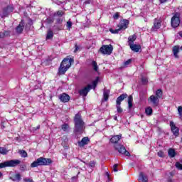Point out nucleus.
Wrapping results in <instances>:
<instances>
[{
  "instance_id": "8",
  "label": "nucleus",
  "mask_w": 182,
  "mask_h": 182,
  "mask_svg": "<svg viewBox=\"0 0 182 182\" xmlns=\"http://www.w3.org/2000/svg\"><path fill=\"white\" fill-rule=\"evenodd\" d=\"M171 130L176 137H178V134H180V129L176 126V124L173 121L170 122Z\"/></svg>"
},
{
  "instance_id": "19",
  "label": "nucleus",
  "mask_w": 182,
  "mask_h": 182,
  "mask_svg": "<svg viewBox=\"0 0 182 182\" xmlns=\"http://www.w3.org/2000/svg\"><path fill=\"white\" fill-rule=\"evenodd\" d=\"M89 141L90 140L88 137H83L80 141H78V146H80V147H83V146L88 144Z\"/></svg>"
},
{
  "instance_id": "52",
  "label": "nucleus",
  "mask_w": 182,
  "mask_h": 182,
  "mask_svg": "<svg viewBox=\"0 0 182 182\" xmlns=\"http://www.w3.org/2000/svg\"><path fill=\"white\" fill-rule=\"evenodd\" d=\"M5 36V34L4 33H0V39L1 38H4Z\"/></svg>"
},
{
  "instance_id": "32",
  "label": "nucleus",
  "mask_w": 182,
  "mask_h": 182,
  "mask_svg": "<svg viewBox=\"0 0 182 182\" xmlns=\"http://www.w3.org/2000/svg\"><path fill=\"white\" fill-rule=\"evenodd\" d=\"M155 96L158 97V99H160V97L163 96V92L161 91V90H158L156 92Z\"/></svg>"
},
{
  "instance_id": "2",
  "label": "nucleus",
  "mask_w": 182,
  "mask_h": 182,
  "mask_svg": "<svg viewBox=\"0 0 182 182\" xmlns=\"http://www.w3.org/2000/svg\"><path fill=\"white\" fill-rule=\"evenodd\" d=\"M74 124V133L75 134H82L83 130H85V122H83V119H82L80 112H78L75 115Z\"/></svg>"
},
{
  "instance_id": "43",
  "label": "nucleus",
  "mask_w": 182,
  "mask_h": 182,
  "mask_svg": "<svg viewBox=\"0 0 182 182\" xmlns=\"http://www.w3.org/2000/svg\"><path fill=\"white\" fill-rule=\"evenodd\" d=\"M55 15H57V16H63V11H58L56 13H55Z\"/></svg>"
},
{
  "instance_id": "14",
  "label": "nucleus",
  "mask_w": 182,
  "mask_h": 182,
  "mask_svg": "<svg viewBox=\"0 0 182 182\" xmlns=\"http://www.w3.org/2000/svg\"><path fill=\"white\" fill-rule=\"evenodd\" d=\"M59 99L63 103H68L70 100V96L66 93H63L59 95Z\"/></svg>"
},
{
  "instance_id": "10",
  "label": "nucleus",
  "mask_w": 182,
  "mask_h": 182,
  "mask_svg": "<svg viewBox=\"0 0 182 182\" xmlns=\"http://www.w3.org/2000/svg\"><path fill=\"white\" fill-rule=\"evenodd\" d=\"M161 26V21L160 19L155 18L154 21V26L151 28L153 32H156L160 29Z\"/></svg>"
},
{
  "instance_id": "1",
  "label": "nucleus",
  "mask_w": 182,
  "mask_h": 182,
  "mask_svg": "<svg viewBox=\"0 0 182 182\" xmlns=\"http://www.w3.org/2000/svg\"><path fill=\"white\" fill-rule=\"evenodd\" d=\"M121 139L122 135H115L110 139V142L114 144V147L119 154H124V156H127L129 157V156H130V152L126 150L124 146L117 144Z\"/></svg>"
},
{
  "instance_id": "37",
  "label": "nucleus",
  "mask_w": 182,
  "mask_h": 182,
  "mask_svg": "<svg viewBox=\"0 0 182 182\" xmlns=\"http://www.w3.org/2000/svg\"><path fill=\"white\" fill-rule=\"evenodd\" d=\"M20 170H21V171H27L28 169L26 168V165H25V164H21V165L20 166Z\"/></svg>"
},
{
  "instance_id": "35",
  "label": "nucleus",
  "mask_w": 182,
  "mask_h": 182,
  "mask_svg": "<svg viewBox=\"0 0 182 182\" xmlns=\"http://www.w3.org/2000/svg\"><path fill=\"white\" fill-rule=\"evenodd\" d=\"M97 83H99V77H97L95 80L92 82V86L93 89H96V87L97 86Z\"/></svg>"
},
{
  "instance_id": "40",
  "label": "nucleus",
  "mask_w": 182,
  "mask_h": 182,
  "mask_svg": "<svg viewBox=\"0 0 182 182\" xmlns=\"http://www.w3.org/2000/svg\"><path fill=\"white\" fill-rule=\"evenodd\" d=\"M130 63H132V60L131 59L127 60L124 63V68H127V65H130Z\"/></svg>"
},
{
  "instance_id": "29",
  "label": "nucleus",
  "mask_w": 182,
  "mask_h": 182,
  "mask_svg": "<svg viewBox=\"0 0 182 182\" xmlns=\"http://www.w3.org/2000/svg\"><path fill=\"white\" fill-rule=\"evenodd\" d=\"M136 41V36L133 35V36H130L128 38V43L129 45H130V43H134V42Z\"/></svg>"
},
{
  "instance_id": "33",
  "label": "nucleus",
  "mask_w": 182,
  "mask_h": 182,
  "mask_svg": "<svg viewBox=\"0 0 182 182\" xmlns=\"http://www.w3.org/2000/svg\"><path fill=\"white\" fill-rule=\"evenodd\" d=\"M19 154H21V157H28V153L26 152L25 150H21L18 151Z\"/></svg>"
},
{
  "instance_id": "36",
  "label": "nucleus",
  "mask_w": 182,
  "mask_h": 182,
  "mask_svg": "<svg viewBox=\"0 0 182 182\" xmlns=\"http://www.w3.org/2000/svg\"><path fill=\"white\" fill-rule=\"evenodd\" d=\"M62 130H63V132H68V129H69V124H64L62 125L61 127Z\"/></svg>"
},
{
  "instance_id": "18",
  "label": "nucleus",
  "mask_w": 182,
  "mask_h": 182,
  "mask_svg": "<svg viewBox=\"0 0 182 182\" xmlns=\"http://www.w3.org/2000/svg\"><path fill=\"white\" fill-rule=\"evenodd\" d=\"M129 95H127V93H124L121 95H119L116 100V103L119 104V105H122V102H123V100H124V99H127V97H128Z\"/></svg>"
},
{
  "instance_id": "17",
  "label": "nucleus",
  "mask_w": 182,
  "mask_h": 182,
  "mask_svg": "<svg viewBox=\"0 0 182 182\" xmlns=\"http://www.w3.org/2000/svg\"><path fill=\"white\" fill-rule=\"evenodd\" d=\"M25 26V22L23 20H21L19 25L16 28V31L17 33H22L23 31V27Z\"/></svg>"
},
{
  "instance_id": "24",
  "label": "nucleus",
  "mask_w": 182,
  "mask_h": 182,
  "mask_svg": "<svg viewBox=\"0 0 182 182\" xmlns=\"http://www.w3.org/2000/svg\"><path fill=\"white\" fill-rule=\"evenodd\" d=\"M176 151L173 149L171 148L168 150V156H169L171 159H173V157H176Z\"/></svg>"
},
{
  "instance_id": "54",
  "label": "nucleus",
  "mask_w": 182,
  "mask_h": 182,
  "mask_svg": "<svg viewBox=\"0 0 182 182\" xmlns=\"http://www.w3.org/2000/svg\"><path fill=\"white\" fill-rule=\"evenodd\" d=\"M161 4H164L165 2H167V0H160Z\"/></svg>"
},
{
  "instance_id": "26",
  "label": "nucleus",
  "mask_w": 182,
  "mask_h": 182,
  "mask_svg": "<svg viewBox=\"0 0 182 182\" xmlns=\"http://www.w3.org/2000/svg\"><path fill=\"white\" fill-rule=\"evenodd\" d=\"M145 113L147 116H151L153 114V109L151 107H148L145 109Z\"/></svg>"
},
{
  "instance_id": "38",
  "label": "nucleus",
  "mask_w": 182,
  "mask_h": 182,
  "mask_svg": "<svg viewBox=\"0 0 182 182\" xmlns=\"http://www.w3.org/2000/svg\"><path fill=\"white\" fill-rule=\"evenodd\" d=\"M178 113L180 118L181 119L182 118V106H179L178 107Z\"/></svg>"
},
{
  "instance_id": "57",
  "label": "nucleus",
  "mask_w": 182,
  "mask_h": 182,
  "mask_svg": "<svg viewBox=\"0 0 182 182\" xmlns=\"http://www.w3.org/2000/svg\"><path fill=\"white\" fill-rule=\"evenodd\" d=\"M107 176L108 177V178H109V173L107 172Z\"/></svg>"
},
{
  "instance_id": "48",
  "label": "nucleus",
  "mask_w": 182,
  "mask_h": 182,
  "mask_svg": "<svg viewBox=\"0 0 182 182\" xmlns=\"http://www.w3.org/2000/svg\"><path fill=\"white\" fill-rule=\"evenodd\" d=\"M158 156L159 157H164V152H163L162 151H159L158 152Z\"/></svg>"
},
{
  "instance_id": "31",
  "label": "nucleus",
  "mask_w": 182,
  "mask_h": 182,
  "mask_svg": "<svg viewBox=\"0 0 182 182\" xmlns=\"http://www.w3.org/2000/svg\"><path fill=\"white\" fill-rule=\"evenodd\" d=\"M116 108L117 113H123V108L120 106L121 104L116 103Z\"/></svg>"
},
{
  "instance_id": "28",
  "label": "nucleus",
  "mask_w": 182,
  "mask_h": 182,
  "mask_svg": "<svg viewBox=\"0 0 182 182\" xmlns=\"http://www.w3.org/2000/svg\"><path fill=\"white\" fill-rule=\"evenodd\" d=\"M9 152V151L6 148L0 147V154H2L3 156H5Z\"/></svg>"
},
{
  "instance_id": "45",
  "label": "nucleus",
  "mask_w": 182,
  "mask_h": 182,
  "mask_svg": "<svg viewBox=\"0 0 182 182\" xmlns=\"http://www.w3.org/2000/svg\"><path fill=\"white\" fill-rule=\"evenodd\" d=\"M62 22H63V19L62 18H58L56 20V25H60L62 23Z\"/></svg>"
},
{
  "instance_id": "13",
  "label": "nucleus",
  "mask_w": 182,
  "mask_h": 182,
  "mask_svg": "<svg viewBox=\"0 0 182 182\" xmlns=\"http://www.w3.org/2000/svg\"><path fill=\"white\" fill-rule=\"evenodd\" d=\"M92 89V85H89L87 87L82 88L79 91V93L80 96H87V94L89 92H90V90Z\"/></svg>"
},
{
  "instance_id": "7",
  "label": "nucleus",
  "mask_w": 182,
  "mask_h": 182,
  "mask_svg": "<svg viewBox=\"0 0 182 182\" xmlns=\"http://www.w3.org/2000/svg\"><path fill=\"white\" fill-rule=\"evenodd\" d=\"M171 25L172 28H177L180 25V18L178 14H176L171 20Z\"/></svg>"
},
{
  "instance_id": "16",
  "label": "nucleus",
  "mask_w": 182,
  "mask_h": 182,
  "mask_svg": "<svg viewBox=\"0 0 182 182\" xmlns=\"http://www.w3.org/2000/svg\"><path fill=\"white\" fill-rule=\"evenodd\" d=\"M133 52H139L141 49V46L130 43L129 45Z\"/></svg>"
},
{
  "instance_id": "9",
  "label": "nucleus",
  "mask_w": 182,
  "mask_h": 182,
  "mask_svg": "<svg viewBox=\"0 0 182 182\" xmlns=\"http://www.w3.org/2000/svg\"><path fill=\"white\" fill-rule=\"evenodd\" d=\"M148 102L151 103V105L155 107H157V106H159V103H160V100L159 97H156V95H151L149 99H148Z\"/></svg>"
},
{
  "instance_id": "41",
  "label": "nucleus",
  "mask_w": 182,
  "mask_h": 182,
  "mask_svg": "<svg viewBox=\"0 0 182 182\" xmlns=\"http://www.w3.org/2000/svg\"><path fill=\"white\" fill-rule=\"evenodd\" d=\"M113 18H114L115 20L119 19V18H120V14H119V12L115 13V14L113 15Z\"/></svg>"
},
{
  "instance_id": "44",
  "label": "nucleus",
  "mask_w": 182,
  "mask_h": 182,
  "mask_svg": "<svg viewBox=\"0 0 182 182\" xmlns=\"http://www.w3.org/2000/svg\"><path fill=\"white\" fill-rule=\"evenodd\" d=\"M66 26H67L68 29L72 28V21H68L67 22Z\"/></svg>"
},
{
  "instance_id": "11",
  "label": "nucleus",
  "mask_w": 182,
  "mask_h": 182,
  "mask_svg": "<svg viewBox=\"0 0 182 182\" xmlns=\"http://www.w3.org/2000/svg\"><path fill=\"white\" fill-rule=\"evenodd\" d=\"M14 5L11 4L7 6V7L4 8L3 9V17L4 16H8L11 12H14Z\"/></svg>"
},
{
  "instance_id": "23",
  "label": "nucleus",
  "mask_w": 182,
  "mask_h": 182,
  "mask_svg": "<svg viewBox=\"0 0 182 182\" xmlns=\"http://www.w3.org/2000/svg\"><path fill=\"white\" fill-rule=\"evenodd\" d=\"M68 72V68H65V67H63V65H60V68H58V74L59 75H65Z\"/></svg>"
},
{
  "instance_id": "46",
  "label": "nucleus",
  "mask_w": 182,
  "mask_h": 182,
  "mask_svg": "<svg viewBox=\"0 0 182 182\" xmlns=\"http://www.w3.org/2000/svg\"><path fill=\"white\" fill-rule=\"evenodd\" d=\"M141 82L144 85H146V83H147V82H149V80H147V77H142Z\"/></svg>"
},
{
  "instance_id": "50",
  "label": "nucleus",
  "mask_w": 182,
  "mask_h": 182,
  "mask_svg": "<svg viewBox=\"0 0 182 182\" xmlns=\"http://www.w3.org/2000/svg\"><path fill=\"white\" fill-rule=\"evenodd\" d=\"M95 161H91L90 162V167H95Z\"/></svg>"
},
{
  "instance_id": "21",
  "label": "nucleus",
  "mask_w": 182,
  "mask_h": 182,
  "mask_svg": "<svg viewBox=\"0 0 182 182\" xmlns=\"http://www.w3.org/2000/svg\"><path fill=\"white\" fill-rule=\"evenodd\" d=\"M139 181H141V182H148L149 178H147V176H146V175H144V173H143V172H141L139 173Z\"/></svg>"
},
{
  "instance_id": "12",
  "label": "nucleus",
  "mask_w": 182,
  "mask_h": 182,
  "mask_svg": "<svg viewBox=\"0 0 182 182\" xmlns=\"http://www.w3.org/2000/svg\"><path fill=\"white\" fill-rule=\"evenodd\" d=\"M60 65L64 68L69 69V68L72 66V58H64Z\"/></svg>"
},
{
  "instance_id": "47",
  "label": "nucleus",
  "mask_w": 182,
  "mask_h": 182,
  "mask_svg": "<svg viewBox=\"0 0 182 182\" xmlns=\"http://www.w3.org/2000/svg\"><path fill=\"white\" fill-rule=\"evenodd\" d=\"M23 181L24 182H33V180H32L31 178H24L23 179Z\"/></svg>"
},
{
  "instance_id": "3",
  "label": "nucleus",
  "mask_w": 182,
  "mask_h": 182,
  "mask_svg": "<svg viewBox=\"0 0 182 182\" xmlns=\"http://www.w3.org/2000/svg\"><path fill=\"white\" fill-rule=\"evenodd\" d=\"M53 163V161L51 159L40 157L31 163V167L35 168V167H39V166H49V164H52Z\"/></svg>"
},
{
  "instance_id": "27",
  "label": "nucleus",
  "mask_w": 182,
  "mask_h": 182,
  "mask_svg": "<svg viewBox=\"0 0 182 182\" xmlns=\"http://www.w3.org/2000/svg\"><path fill=\"white\" fill-rule=\"evenodd\" d=\"M52 38H53V31L51 29H49L47 31L46 39H52Z\"/></svg>"
},
{
  "instance_id": "49",
  "label": "nucleus",
  "mask_w": 182,
  "mask_h": 182,
  "mask_svg": "<svg viewBox=\"0 0 182 182\" xmlns=\"http://www.w3.org/2000/svg\"><path fill=\"white\" fill-rule=\"evenodd\" d=\"M113 171L117 172V164L113 166Z\"/></svg>"
},
{
  "instance_id": "39",
  "label": "nucleus",
  "mask_w": 182,
  "mask_h": 182,
  "mask_svg": "<svg viewBox=\"0 0 182 182\" xmlns=\"http://www.w3.org/2000/svg\"><path fill=\"white\" fill-rule=\"evenodd\" d=\"M175 166L178 170H182V164L180 162H176Z\"/></svg>"
},
{
  "instance_id": "55",
  "label": "nucleus",
  "mask_w": 182,
  "mask_h": 182,
  "mask_svg": "<svg viewBox=\"0 0 182 182\" xmlns=\"http://www.w3.org/2000/svg\"><path fill=\"white\" fill-rule=\"evenodd\" d=\"M3 174H2V172H0V178L1 177H2Z\"/></svg>"
},
{
  "instance_id": "20",
  "label": "nucleus",
  "mask_w": 182,
  "mask_h": 182,
  "mask_svg": "<svg viewBox=\"0 0 182 182\" xmlns=\"http://www.w3.org/2000/svg\"><path fill=\"white\" fill-rule=\"evenodd\" d=\"M179 52H180V46H175L173 48V56H174V58H176V59H178V53Z\"/></svg>"
},
{
  "instance_id": "51",
  "label": "nucleus",
  "mask_w": 182,
  "mask_h": 182,
  "mask_svg": "<svg viewBox=\"0 0 182 182\" xmlns=\"http://www.w3.org/2000/svg\"><path fill=\"white\" fill-rule=\"evenodd\" d=\"M40 129H41V126L38 125L36 127V128H33V130L36 131V130H39Z\"/></svg>"
},
{
  "instance_id": "6",
  "label": "nucleus",
  "mask_w": 182,
  "mask_h": 182,
  "mask_svg": "<svg viewBox=\"0 0 182 182\" xmlns=\"http://www.w3.org/2000/svg\"><path fill=\"white\" fill-rule=\"evenodd\" d=\"M100 52L102 53V55H112L113 52V46L112 44L109 45H103L100 48Z\"/></svg>"
},
{
  "instance_id": "25",
  "label": "nucleus",
  "mask_w": 182,
  "mask_h": 182,
  "mask_svg": "<svg viewBox=\"0 0 182 182\" xmlns=\"http://www.w3.org/2000/svg\"><path fill=\"white\" fill-rule=\"evenodd\" d=\"M128 109L129 110H130L132 109V107H133V96L132 95H129L128 97Z\"/></svg>"
},
{
  "instance_id": "56",
  "label": "nucleus",
  "mask_w": 182,
  "mask_h": 182,
  "mask_svg": "<svg viewBox=\"0 0 182 182\" xmlns=\"http://www.w3.org/2000/svg\"><path fill=\"white\" fill-rule=\"evenodd\" d=\"M114 120H117V117H114Z\"/></svg>"
},
{
  "instance_id": "4",
  "label": "nucleus",
  "mask_w": 182,
  "mask_h": 182,
  "mask_svg": "<svg viewBox=\"0 0 182 182\" xmlns=\"http://www.w3.org/2000/svg\"><path fill=\"white\" fill-rule=\"evenodd\" d=\"M127 26H129V21L128 20L124 19L121 20L119 23L117 25V29L114 30L113 28H109V32L111 33H119L120 31H124L127 29Z\"/></svg>"
},
{
  "instance_id": "5",
  "label": "nucleus",
  "mask_w": 182,
  "mask_h": 182,
  "mask_svg": "<svg viewBox=\"0 0 182 182\" xmlns=\"http://www.w3.org/2000/svg\"><path fill=\"white\" fill-rule=\"evenodd\" d=\"M21 164V160L19 159H11L0 163V168H5V167H16Z\"/></svg>"
},
{
  "instance_id": "53",
  "label": "nucleus",
  "mask_w": 182,
  "mask_h": 182,
  "mask_svg": "<svg viewBox=\"0 0 182 182\" xmlns=\"http://www.w3.org/2000/svg\"><path fill=\"white\" fill-rule=\"evenodd\" d=\"M77 50H79V47L75 46V50H74V52H77Z\"/></svg>"
},
{
  "instance_id": "34",
  "label": "nucleus",
  "mask_w": 182,
  "mask_h": 182,
  "mask_svg": "<svg viewBox=\"0 0 182 182\" xmlns=\"http://www.w3.org/2000/svg\"><path fill=\"white\" fill-rule=\"evenodd\" d=\"M92 68L95 72L99 70V67L97 66V63H96V61H92Z\"/></svg>"
},
{
  "instance_id": "15",
  "label": "nucleus",
  "mask_w": 182,
  "mask_h": 182,
  "mask_svg": "<svg viewBox=\"0 0 182 182\" xmlns=\"http://www.w3.org/2000/svg\"><path fill=\"white\" fill-rule=\"evenodd\" d=\"M9 180H11L12 181H17V182L21 181V180H22V178L21 177V173H16V174L10 173Z\"/></svg>"
},
{
  "instance_id": "42",
  "label": "nucleus",
  "mask_w": 182,
  "mask_h": 182,
  "mask_svg": "<svg viewBox=\"0 0 182 182\" xmlns=\"http://www.w3.org/2000/svg\"><path fill=\"white\" fill-rule=\"evenodd\" d=\"M54 19H53V18H47V20H46V22H47V23H53V22H54Z\"/></svg>"
},
{
  "instance_id": "30",
  "label": "nucleus",
  "mask_w": 182,
  "mask_h": 182,
  "mask_svg": "<svg viewBox=\"0 0 182 182\" xmlns=\"http://www.w3.org/2000/svg\"><path fill=\"white\" fill-rule=\"evenodd\" d=\"M54 28V32H56V31H62L63 29V25H55L53 26Z\"/></svg>"
},
{
  "instance_id": "22",
  "label": "nucleus",
  "mask_w": 182,
  "mask_h": 182,
  "mask_svg": "<svg viewBox=\"0 0 182 182\" xmlns=\"http://www.w3.org/2000/svg\"><path fill=\"white\" fill-rule=\"evenodd\" d=\"M109 95H110V90H105L103 92V100L104 102H107L109 100Z\"/></svg>"
}]
</instances>
